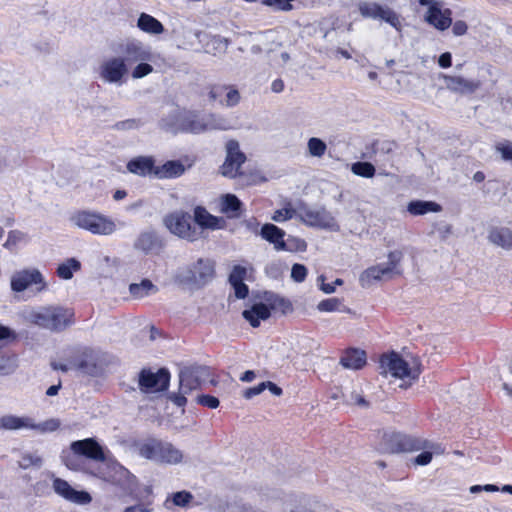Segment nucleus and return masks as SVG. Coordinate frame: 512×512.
Segmentation results:
<instances>
[{
	"instance_id": "nucleus-1",
	"label": "nucleus",
	"mask_w": 512,
	"mask_h": 512,
	"mask_svg": "<svg viewBox=\"0 0 512 512\" xmlns=\"http://www.w3.org/2000/svg\"><path fill=\"white\" fill-rule=\"evenodd\" d=\"M211 373L208 367L202 365H191L184 367L179 372V392L172 393L170 400L179 407L187 403L186 394L198 389L207 382L213 383L210 379Z\"/></svg>"
},
{
	"instance_id": "nucleus-2",
	"label": "nucleus",
	"mask_w": 512,
	"mask_h": 512,
	"mask_svg": "<svg viewBox=\"0 0 512 512\" xmlns=\"http://www.w3.org/2000/svg\"><path fill=\"white\" fill-rule=\"evenodd\" d=\"M214 275V262L208 258H199L195 263L179 268L174 280L179 285L199 289L209 283Z\"/></svg>"
},
{
	"instance_id": "nucleus-3",
	"label": "nucleus",
	"mask_w": 512,
	"mask_h": 512,
	"mask_svg": "<svg viewBox=\"0 0 512 512\" xmlns=\"http://www.w3.org/2000/svg\"><path fill=\"white\" fill-rule=\"evenodd\" d=\"M73 311L60 306L41 307L30 313L32 323L51 330L62 331L70 326L73 321Z\"/></svg>"
},
{
	"instance_id": "nucleus-4",
	"label": "nucleus",
	"mask_w": 512,
	"mask_h": 512,
	"mask_svg": "<svg viewBox=\"0 0 512 512\" xmlns=\"http://www.w3.org/2000/svg\"><path fill=\"white\" fill-rule=\"evenodd\" d=\"M71 221L78 228L94 235L109 236L117 230V224L114 219L92 210L76 212L71 217Z\"/></svg>"
},
{
	"instance_id": "nucleus-5",
	"label": "nucleus",
	"mask_w": 512,
	"mask_h": 512,
	"mask_svg": "<svg viewBox=\"0 0 512 512\" xmlns=\"http://www.w3.org/2000/svg\"><path fill=\"white\" fill-rule=\"evenodd\" d=\"M402 259V251L395 250L389 252L388 262L386 264L373 265L361 273L359 277L361 286L368 288L377 281L391 279L394 275H400L401 270L399 269V264Z\"/></svg>"
},
{
	"instance_id": "nucleus-6",
	"label": "nucleus",
	"mask_w": 512,
	"mask_h": 512,
	"mask_svg": "<svg viewBox=\"0 0 512 512\" xmlns=\"http://www.w3.org/2000/svg\"><path fill=\"white\" fill-rule=\"evenodd\" d=\"M297 218L309 227L338 232L340 226L334 216L325 207L301 204L297 208Z\"/></svg>"
},
{
	"instance_id": "nucleus-7",
	"label": "nucleus",
	"mask_w": 512,
	"mask_h": 512,
	"mask_svg": "<svg viewBox=\"0 0 512 512\" xmlns=\"http://www.w3.org/2000/svg\"><path fill=\"white\" fill-rule=\"evenodd\" d=\"M163 222L165 227L179 238L190 242L200 238L201 231L193 224L192 216L188 212L174 211L165 216Z\"/></svg>"
},
{
	"instance_id": "nucleus-8",
	"label": "nucleus",
	"mask_w": 512,
	"mask_h": 512,
	"mask_svg": "<svg viewBox=\"0 0 512 512\" xmlns=\"http://www.w3.org/2000/svg\"><path fill=\"white\" fill-rule=\"evenodd\" d=\"M114 51L128 69L141 60H153L151 47L135 38L118 43Z\"/></svg>"
},
{
	"instance_id": "nucleus-9",
	"label": "nucleus",
	"mask_w": 512,
	"mask_h": 512,
	"mask_svg": "<svg viewBox=\"0 0 512 512\" xmlns=\"http://www.w3.org/2000/svg\"><path fill=\"white\" fill-rule=\"evenodd\" d=\"M380 368L383 373H390L395 378L415 380L420 375V369L414 361V365L404 360L398 353L392 352L389 355H383L380 359Z\"/></svg>"
},
{
	"instance_id": "nucleus-10",
	"label": "nucleus",
	"mask_w": 512,
	"mask_h": 512,
	"mask_svg": "<svg viewBox=\"0 0 512 512\" xmlns=\"http://www.w3.org/2000/svg\"><path fill=\"white\" fill-rule=\"evenodd\" d=\"M172 118L179 120V123H170L167 119H161L160 127L161 129L170 132V133H178V132H188L193 134H199L207 131V124H205V116L198 117L192 113H173Z\"/></svg>"
},
{
	"instance_id": "nucleus-11",
	"label": "nucleus",
	"mask_w": 512,
	"mask_h": 512,
	"mask_svg": "<svg viewBox=\"0 0 512 512\" xmlns=\"http://www.w3.org/2000/svg\"><path fill=\"white\" fill-rule=\"evenodd\" d=\"M424 447V442L413 436L399 432H390L383 435L381 451L384 453H400L417 451Z\"/></svg>"
},
{
	"instance_id": "nucleus-12",
	"label": "nucleus",
	"mask_w": 512,
	"mask_h": 512,
	"mask_svg": "<svg viewBox=\"0 0 512 512\" xmlns=\"http://www.w3.org/2000/svg\"><path fill=\"white\" fill-rule=\"evenodd\" d=\"M358 10L360 15L364 18L382 20L390 24L396 30L401 29L399 16L387 6H382L376 2L361 1L358 4Z\"/></svg>"
},
{
	"instance_id": "nucleus-13",
	"label": "nucleus",
	"mask_w": 512,
	"mask_h": 512,
	"mask_svg": "<svg viewBox=\"0 0 512 512\" xmlns=\"http://www.w3.org/2000/svg\"><path fill=\"white\" fill-rule=\"evenodd\" d=\"M32 286H35V291L38 293L47 288L43 275L36 268L17 271L11 277V289L14 292H23Z\"/></svg>"
},
{
	"instance_id": "nucleus-14",
	"label": "nucleus",
	"mask_w": 512,
	"mask_h": 512,
	"mask_svg": "<svg viewBox=\"0 0 512 512\" xmlns=\"http://www.w3.org/2000/svg\"><path fill=\"white\" fill-rule=\"evenodd\" d=\"M129 69L118 56L104 60L99 66V77L107 84L122 86Z\"/></svg>"
},
{
	"instance_id": "nucleus-15",
	"label": "nucleus",
	"mask_w": 512,
	"mask_h": 512,
	"mask_svg": "<svg viewBox=\"0 0 512 512\" xmlns=\"http://www.w3.org/2000/svg\"><path fill=\"white\" fill-rule=\"evenodd\" d=\"M170 382V373L166 368L157 372L143 369L139 374V388L143 393H155L167 390Z\"/></svg>"
},
{
	"instance_id": "nucleus-16",
	"label": "nucleus",
	"mask_w": 512,
	"mask_h": 512,
	"mask_svg": "<svg viewBox=\"0 0 512 512\" xmlns=\"http://www.w3.org/2000/svg\"><path fill=\"white\" fill-rule=\"evenodd\" d=\"M249 41L252 42L251 52L270 54L282 46L279 33L276 30H267L257 33H249Z\"/></svg>"
},
{
	"instance_id": "nucleus-17",
	"label": "nucleus",
	"mask_w": 512,
	"mask_h": 512,
	"mask_svg": "<svg viewBox=\"0 0 512 512\" xmlns=\"http://www.w3.org/2000/svg\"><path fill=\"white\" fill-rule=\"evenodd\" d=\"M245 161L246 156L240 151L238 141L229 140L226 143V158L221 166V174L228 178H235L239 175L240 167Z\"/></svg>"
},
{
	"instance_id": "nucleus-18",
	"label": "nucleus",
	"mask_w": 512,
	"mask_h": 512,
	"mask_svg": "<svg viewBox=\"0 0 512 512\" xmlns=\"http://www.w3.org/2000/svg\"><path fill=\"white\" fill-rule=\"evenodd\" d=\"M133 247L146 255H158L165 247L163 238L154 229L141 231L134 240Z\"/></svg>"
},
{
	"instance_id": "nucleus-19",
	"label": "nucleus",
	"mask_w": 512,
	"mask_h": 512,
	"mask_svg": "<svg viewBox=\"0 0 512 512\" xmlns=\"http://www.w3.org/2000/svg\"><path fill=\"white\" fill-rule=\"evenodd\" d=\"M70 448L75 455L84 456L94 461H105L103 448L94 438L74 441Z\"/></svg>"
},
{
	"instance_id": "nucleus-20",
	"label": "nucleus",
	"mask_w": 512,
	"mask_h": 512,
	"mask_svg": "<svg viewBox=\"0 0 512 512\" xmlns=\"http://www.w3.org/2000/svg\"><path fill=\"white\" fill-rule=\"evenodd\" d=\"M451 15L452 12L450 9H442L439 3H433L430 7H428L425 20L434 28L440 31H444L448 29L452 24Z\"/></svg>"
},
{
	"instance_id": "nucleus-21",
	"label": "nucleus",
	"mask_w": 512,
	"mask_h": 512,
	"mask_svg": "<svg viewBox=\"0 0 512 512\" xmlns=\"http://www.w3.org/2000/svg\"><path fill=\"white\" fill-rule=\"evenodd\" d=\"M53 489L58 495L75 503L86 504L91 501L89 493L73 489L67 481L61 478L54 479Z\"/></svg>"
},
{
	"instance_id": "nucleus-22",
	"label": "nucleus",
	"mask_w": 512,
	"mask_h": 512,
	"mask_svg": "<svg viewBox=\"0 0 512 512\" xmlns=\"http://www.w3.org/2000/svg\"><path fill=\"white\" fill-rule=\"evenodd\" d=\"M260 235L263 239L274 245L277 251H292V247L284 240L285 231L272 223L261 227Z\"/></svg>"
},
{
	"instance_id": "nucleus-23",
	"label": "nucleus",
	"mask_w": 512,
	"mask_h": 512,
	"mask_svg": "<svg viewBox=\"0 0 512 512\" xmlns=\"http://www.w3.org/2000/svg\"><path fill=\"white\" fill-rule=\"evenodd\" d=\"M155 160L151 156H138L127 163V170L135 175L154 176Z\"/></svg>"
},
{
	"instance_id": "nucleus-24",
	"label": "nucleus",
	"mask_w": 512,
	"mask_h": 512,
	"mask_svg": "<svg viewBox=\"0 0 512 512\" xmlns=\"http://www.w3.org/2000/svg\"><path fill=\"white\" fill-rule=\"evenodd\" d=\"M162 440L157 438H149L144 441L137 442L135 448L138 454L147 460L159 463Z\"/></svg>"
},
{
	"instance_id": "nucleus-25",
	"label": "nucleus",
	"mask_w": 512,
	"mask_h": 512,
	"mask_svg": "<svg viewBox=\"0 0 512 512\" xmlns=\"http://www.w3.org/2000/svg\"><path fill=\"white\" fill-rule=\"evenodd\" d=\"M195 222V225H198L200 228L206 229H220L223 227L224 219L216 217L210 214L204 207L197 206L194 209V218H192Z\"/></svg>"
},
{
	"instance_id": "nucleus-26",
	"label": "nucleus",
	"mask_w": 512,
	"mask_h": 512,
	"mask_svg": "<svg viewBox=\"0 0 512 512\" xmlns=\"http://www.w3.org/2000/svg\"><path fill=\"white\" fill-rule=\"evenodd\" d=\"M242 316L252 327H258L261 320H267L271 316V309L267 304L259 302L245 309Z\"/></svg>"
},
{
	"instance_id": "nucleus-27",
	"label": "nucleus",
	"mask_w": 512,
	"mask_h": 512,
	"mask_svg": "<svg viewBox=\"0 0 512 512\" xmlns=\"http://www.w3.org/2000/svg\"><path fill=\"white\" fill-rule=\"evenodd\" d=\"M185 166L179 160H169L162 165L156 166L154 177L158 179H171L183 175Z\"/></svg>"
},
{
	"instance_id": "nucleus-28",
	"label": "nucleus",
	"mask_w": 512,
	"mask_h": 512,
	"mask_svg": "<svg viewBox=\"0 0 512 512\" xmlns=\"http://www.w3.org/2000/svg\"><path fill=\"white\" fill-rule=\"evenodd\" d=\"M340 364L347 369H361L366 364V353L357 348H349L341 357Z\"/></svg>"
},
{
	"instance_id": "nucleus-29",
	"label": "nucleus",
	"mask_w": 512,
	"mask_h": 512,
	"mask_svg": "<svg viewBox=\"0 0 512 512\" xmlns=\"http://www.w3.org/2000/svg\"><path fill=\"white\" fill-rule=\"evenodd\" d=\"M32 418L28 416H15L12 414L0 417V429L15 431L21 429L31 430Z\"/></svg>"
},
{
	"instance_id": "nucleus-30",
	"label": "nucleus",
	"mask_w": 512,
	"mask_h": 512,
	"mask_svg": "<svg viewBox=\"0 0 512 512\" xmlns=\"http://www.w3.org/2000/svg\"><path fill=\"white\" fill-rule=\"evenodd\" d=\"M444 79L447 87L454 92L473 93L479 87L478 82L460 76H445Z\"/></svg>"
},
{
	"instance_id": "nucleus-31",
	"label": "nucleus",
	"mask_w": 512,
	"mask_h": 512,
	"mask_svg": "<svg viewBox=\"0 0 512 512\" xmlns=\"http://www.w3.org/2000/svg\"><path fill=\"white\" fill-rule=\"evenodd\" d=\"M204 33L196 30L187 29L182 32L178 38V48L185 50H199L198 45L203 42Z\"/></svg>"
},
{
	"instance_id": "nucleus-32",
	"label": "nucleus",
	"mask_w": 512,
	"mask_h": 512,
	"mask_svg": "<svg viewBox=\"0 0 512 512\" xmlns=\"http://www.w3.org/2000/svg\"><path fill=\"white\" fill-rule=\"evenodd\" d=\"M206 39L204 50L206 53L213 54L214 56L224 54L228 48L229 41L227 38L219 35H207L204 33L203 41Z\"/></svg>"
},
{
	"instance_id": "nucleus-33",
	"label": "nucleus",
	"mask_w": 512,
	"mask_h": 512,
	"mask_svg": "<svg viewBox=\"0 0 512 512\" xmlns=\"http://www.w3.org/2000/svg\"><path fill=\"white\" fill-rule=\"evenodd\" d=\"M441 210V205L433 201L413 200L407 205V211L414 216L424 215L429 212H440Z\"/></svg>"
},
{
	"instance_id": "nucleus-34",
	"label": "nucleus",
	"mask_w": 512,
	"mask_h": 512,
	"mask_svg": "<svg viewBox=\"0 0 512 512\" xmlns=\"http://www.w3.org/2000/svg\"><path fill=\"white\" fill-rule=\"evenodd\" d=\"M488 240L504 249L512 248V231L508 228H494L489 232Z\"/></svg>"
},
{
	"instance_id": "nucleus-35",
	"label": "nucleus",
	"mask_w": 512,
	"mask_h": 512,
	"mask_svg": "<svg viewBox=\"0 0 512 512\" xmlns=\"http://www.w3.org/2000/svg\"><path fill=\"white\" fill-rule=\"evenodd\" d=\"M137 27L146 33L149 34H161L164 31V26L162 23L157 20L155 17L141 13L137 20Z\"/></svg>"
},
{
	"instance_id": "nucleus-36",
	"label": "nucleus",
	"mask_w": 512,
	"mask_h": 512,
	"mask_svg": "<svg viewBox=\"0 0 512 512\" xmlns=\"http://www.w3.org/2000/svg\"><path fill=\"white\" fill-rule=\"evenodd\" d=\"M242 202L234 194H226L221 199V212L229 218H238Z\"/></svg>"
},
{
	"instance_id": "nucleus-37",
	"label": "nucleus",
	"mask_w": 512,
	"mask_h": 512,
	"mask_svg": "<svg viewBox=\"0 0 512 512\" xmlns=\"http://www.w3.org/2000/svg\"><path fill=\"white\" fill-rule=\"evenodd\" d=\"M159 463L178 464L182 461V452L171 443L162 441Z\"/></svg>"
},
{
	"instance_id": "nucleus-38",
	"label": "nucleus",
	"mask_w": 512,
	"mask_h": 512,
	"mask_svg": "<svg viewBox=\"0 0 512 512\" xmlns=\"http://www.w3.org/2000/svg\"><path fill=\"white\" fill-rule=\"evenodd\" d=\"M129 291L134 297L143 298L157 292V287L149 279H144L139 284H131L129 286Z\"/></svg>"
},
{
	"instance_id": "nucleus-39",
	"label": "nucleus",
	"mask_w": 512,
	"mask_h": 512,
	"mask_svg": "<svg viewBox=\"0 0 512 512\" xmlns=\"http://www.w3.org/2000/svg\"><path fill=\"white\" fill-rule=\"evenodd\" d=\"M80 267L81 265L78 260L69 258L58 266L57 275L64 280H69L73 277V271H78Z\"/></svg>"
},
{
	"instance_id": "nucleus-40",
	"label": "nucleus",
	"mask_w": 512,
	"mask_h": 512,
	"mask_svg": "<svg viewBox=\"0 0 512 512\" xmlns=\"http://www.w3.org/2000/svg\"><path fill=\"white\" fill-rule=\"evenodd\" d=\"M351 171L357 176L372 178L375 175V167L370 162L358 161L352 164Z\"/></svg>"
},
{
	"instance_id": "nucleus-41",
	"label": "nucleus",
	"mask_w": 512,
	"mask_h": 512,
	"mask_svg": "<svg viewBox=\"0 0 512 512\" xmlns=\"http://www.w3.org/2000/svg\"><path fill=\"white\" fill-rule=\"evenodd\" d=\"M227 90L224 93L223 99L220 100V104L225 107H234L239 104L241 100L239 90L233 85H226Z\"/></svg>"
},
{
	"instance_id": "nucleus-42",
	"label": "nucleus",
	"mask_w": 512,
	"mask_h": 512,
	"mask_svg": "<svg viewBox=\"0 0 512 512\" xmlns=\"http://www.w3.org/2000/svg\"><path fill=\"white\" fill-rule=\"evenodd\" d=\"M307 149L312 157L321 158L327 150V145L322 139L311 137L307 142Z\"/></svg>"
},
{
	"instance_id": "nucleus-43",
	"label": "nucleus",
	"mask_w": 512,
	"mask_h": 512,
	"mask_svg": "<svg viewBox=\"0 0 512 512\" xmlns=\"http://www.w3.org/2000/svg\"><path fill=\"white\" fill-rule=\"evenodd\" d=\"M60 427V420L56 418L48 419L41 423H36L32 418V427L31 430H35L39 433H48L54 432Z\"/></svg>"
},
{
	"instance_id": "nucleus-44",
	"label": "nucleus",
	"mask_w": 512,
	"mask_h": 512,
	"mask_svg": "<svg viewBox=\"0 0 512 512\" xmlns=\"http://www.w3.org/2000/svg\"><path fill=\"white\" fill-rule=\"evenodd\" d=\"M152 60H141L136 63V66L131 71L133 79H142L154 71L153 66L150 64Z\"/></svg>"
},
{
	"instance_id": "nucleus-45",
	"label": "nucleus",
	"mask_w": 512,
	"mask_h": 512,
	"mask_svg": "<svg viewBox=\"0 0 512 512\" xmlns=\"http://www.w3.org/2000/svg\"><path fill=\"white\" fill-rule=\"evenodd\" d=\"M205 124H207V131L229 129V125L226 119L215 114H209L205 116Z\"/></svg>"
},
{
	"instance_id": "nucleus-46",
	"label": "nucleus",
	"mask_w": 512,
	"mask_h": 512,
	"mask_svg": "<svg viewBox=\"0 0 512 512\" xmlns=\"http://www.w3.org/2000/svg\"><path fill=\"white\" fill-rule=\"evenodd\" d=\"M43 465L42 458L37 454L25 453L22 455L19 461V466L22 469H28L29 467L40 468Z\"/></svg>"
},
{
	"instance_id": "nucleus-47",
	"label": "nucleus",
	"mask_w": 512,
	"mask_h": 512,
	"mask_svg": "<svg viewBox=\"0 0 512 512\" xmlns=\"http://www.w3.org/2000/svg\"><path fill=\"white\" fill-rule=\"evenodd\" d=\"M293 217H297V209L285 207L283 209L276 210L271 219L275 222H283L292 219Z\"/></svg>"
},
{
	"instance_id": "nucleus-48",
	"label": "nucleus",
	"mask_w": 512,
	"mask_h": 512,
	"mask_svg": "<svg viewBox=\"0 0 512 512\" xmlns=\"http://www.w3.org/2000/svg\"><path fill=\"white\" fill-rule=\"evenodd\" d=\"M171 499L174 505L186 507L193 499V495L190 492L183 490L173 493Z\"/></svg>"
},
{
	"instance_id": "nucleus-49",
	"label": "nucleus",
	"mask_w": 512,
	"mask_h": 512,
	"mask_svg": "<svg viewBox=\"0 0 512 512\" xmlns=\"http://www.w3.org/2000/svg\"><path fill=\"white\" fill-rule=\"evenodd\" d=\"M495 149L500 153L504 161L512 162V142L507 140L499 142L496 144Z\"/></svg>"
},
{
	"instance_id": "nucleus-50",
	"label": "nucleus",
	"mask_w": 512,
	"mask_h": 512,
	"mask_svg": "<svg viewBox=\"0 0 512 512\" xmlns=\"http://www.w3.org/2000/svg\"><path fill=\"white\" fill-rule=\"evenodd\" d=\"M396 144L392 141H377L373 144L375 154L389 155L395 149Z\"/></svg>"
},
{
	"instance_id": "nucleus-51",
	"label": "nucleus",
	"mask_w": 512,
	"mask_h": 512,
	"mask_svg": "<svg viewBox=\"0 0 512 512\" xmlns=\"http://www.w3.org/2000/svg\"><path fill=\"white\" fill-rule=\"evenodd\" d=\"M340 304L338 298H329L319 302L317 308L321 312H333L339 309Z\"/></svg>"
},
{
	"instance_id": "nucleus-52",
	"label": "nucleus",
	"mask_w": 512,
	"mask_h": 512,
	"mask_svg": "<svg viewBox=\"0 0 512 512\" xmlns=\"http://www.w3.org/2000/svg\"><path fill=\"white\" fill-rule=\"evenodd\" d=\"M293 0H262V4L272 7L274 10L289 11L292 9Z\"/></svg>"
},
{
	"instance_id": "nucleus-53",
	"label": "nucleus",
	"mask_w": 512,
	"mask_h": 512,
	"mask_svg": "<svg viewBox=\"0 0 512 512\" xmlns=\"http://www.w3.org/2000/svg\"><path fill=\"white\" fill-rule=\"evenodd\" d=\"M247 270L245 267L236 265L233 267L230 275H229V283H239L244 282L245 276H246Z\"/></svg>"
},
{
	"instance_id": "nucleus-54",
	"label": "nucleus",
	"mask_w": 512,
	"mask_h": 512,
	"mask_svg": "<svg viewBox=\"0 0 512 512\" xmlns=\"http://www.w3.org/2000/svg\"><path fill=\"white\" fill-rule=\"evenodd\" d=\"M227 90L226 85L216 84L210 87L208 98L211 101H219L223 99L224 93Z\"/></svg>"
},
{
	"instance_id": "nucleus-55",
	"label": "nucleus",
	"mask_w": 512,
	"mask_h": 512,
	"mask_svg": "<svg viewBox=\"0 0 512 512\" xmlns=\"http://www.w3.org/2000/svg\"><path fill=\"white\" fill-rule=\"evenodd\" d=\"M307 276V268L302 264H294L291 269V277L296 282H302Z\"/></svg>"
},
{
	"instance_id": "nucleus-56",
	"label": "nucleus",
	"mask_w": 512,
	"mask_h": 512,
	"mask_svg": "<svg viewBox=\"0 0 512 512\" xmlns=\"http://www.w3.org/2000/svg\"><path fill=\"white\" fill-rule=\"evenodd\" d=\"M77 455H75L74 453L73 454H70V453H65L63 452V455H62V459H63V462L64 464L66 465L67 468L71 469V470H79L81 468V464H80V461L79 459L76 457Z\"/></svg>"
},
{
	"instance_id": "nucleus-57",
	"label": "nucleus",
	"mask_w": 512,
	"mask_h": 512,
	"mask_svg": "<svg viewBox=\"0 0 512 512\" xmlns=\"http://www.w3.org/2000/svg\"><path fill=\"white\" fill-rule=\"evenodd\" d=\"M197 403L203 406H206L211 409H215L219 406V400L215 396L212 395H199L197 396Z\"/></svg>"
},
{
	"instance_id": "nucleus-58",
	"label": "nucleus",
	"mask_w": 512,
	"mask_h": 512,
	"mask_svg": "<svg viewBox=\"0 0 512 512\" xmlns=\"http://www.w3.org/2000/svg\"><path fill=\"white\" fill-rule=\"evenodd\" d=\"M78 369L90 376H96L99 373V368L94 362H89L85 360L81 361L78 364Z\"/></svg>"
},
{
	"instance_id": "nucleus-59",
	"label": "nucleus",
	"mask_w": 512,
	"mask_h": 512,
	"mask_svg": "<svg viewBox=\"0 0 512 512\" xmlns=\"http://www.w3.org/2000/svg\"><path fill=\"white\" fill-rule=\"evenodd\" d=\"M26 238V234L19 230H12L8 234V239L5 243V246L16 245L17 243L23 241Z\"/></svg>"
},
{
	"instance_id": "nucleus-60",
	"label": "nucleus",
	"mask_w": 512,
	"mask_h": 512,
	"mask_svg": "<svg viewBox=\"0 0 512 512\" xmlns=\"http://www.w3.org/2000/svg\"><path fill=\"white\" fill-rule=\"evenodd\" d=\"M139 126V121L136 119H127L124 121L117 122L114 125L116 130H131Z\"/></svg>"
},
{
	"instance_id": "nucleus-61",
	"label": "nucleus",
	"mask_w": 512,
	"mask_h": 512,
	"mask_svg": "<svg viewBox=\"0 0 512 512\" xmlns=\"http://www.w3.org/2000/svg\"><path fill=\"white\" fill-rule=\"evenodd\" d=\"M231 286L234 288L235 296L238 299H244L247 297L249 293L248 286L244 282L234 283L231 284Z\"/></svg>"
},
{
	"instance_id": "nucleus-62",
	"label": "nucleus",
	"mask_w": 512,
	"mask_h": 512,
	"mask_svg": "<svg viewBox=\"0 0 512 512\" xmlns=\"http://www.w3.org/2000/svg\"><path fill=\"white\" fill-rule=\"evenodd\" d=\"M264 390H265V384H264V382H262L254 387L246 389L244 392V397L246 399H251L256 395L261 394Z\"/></svg>"
},
{
	"instance_id": "nucleus-63",
	"label": "nucleus",
	"mask_w": 512,
	"mask_h": 512,
	"mask_svg": "<svg viewBox=\"0 0 512 512\" xmlns=\"http://www.w3.org/2000/svg\"><path fill=\"white\" fill-rule=\"evenodd\" d=\"M436 230L442 239H446L452 233V226L445 222H440L435 225Z\"/></svg>"
},
{
	"instance_id": "nucleus-64",
	"label": "nucleus",
	"mask_w": 512,
	"mask_h": 512,
	"mask_svg": "<svg viewBox=\"0 0 512 512\" xmlns=\"http://www.w3.org/2000/svg\"><path fill=\"white\" fill-rule=\"evenodd\" d=\"M431 460H432V453L429 451H424L415 457L414 463L416 465L424 466V465L429 464L431 462Z\"/></svg>"
}]
</instances>
